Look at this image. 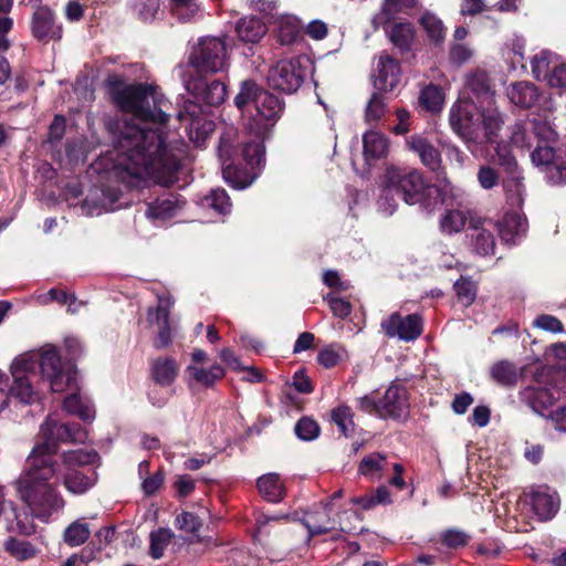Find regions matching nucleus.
I'll use <instances>...</instances> for the list:
<instances>
[{
  "label": "nucleus",
  "instance_id": "8",
  "mask_svg": "<svg viewBox=\"0 0 566 566\" xmlns=\"http://www.w3.org/2000/svg\"><path fill=\"white\" fill-rule=\"evenodd\" d=\"M381 177L387 189L410 206L420 202L428 188L422 174L411 167L388 165Z\"/></svg>",
  "mask_w": 566,
  "mask_h": 566
},
{
  "label": "nucleus",
  "instance_id": "57",
  "mask_svg": "<svg viewBox=\"0 0 566 566\" xmlns=\"http://www.w3.org/2000/svg\"><path fill=\"white\" fill-rule=\"evenodd\" d=\"M176 526L187 533L197 534L202 526V522L197 515L182 512L176 517Z\"/></svg>",
  "mask_w": 566,
  "mask_h": 566
},
{
  "label": "nucleus",
  "instance_id": "61",
  "mask_svg": "<svg viewBox=\"0 0 566 566\" xmlns=\"http://www.w3.org/2000/svg\"><path fill=\"white\" fill-rule=\"evenodd\" d=\"M469 536L458 530H448L442 535V542L444 545L451 548H458L467 545Z\"/></svg>",
  "mask_w": 566,
  "mask_h": 566
},
{
  "label": "nucleus",
  "instance_id": "47",
  "mask_svg": "<svg viewBox=\"0 0 566 566\" xmlns=\"http://www.w3.org/2000/svg\"><path fill=\"white\" fill-rule=\"evenodd\" d=\"M391 42L401 51L408 50L413 40V30L409 23H396L389 31Z\"/></svg>",
  "mask_w": 566,
  "mask_h": 566
},
{
  "label": "nucleus",
  "instance_id": "41",
  "mask_svg": "<svg viewBox=\"0 0 566 566\" xmlns=\"http://www.w3.org/2000/svg\"><path fill=\"white\" fill-rule=\"evenodd\" d=\"M6 551L18 560H27L35 557L39 549L30 542L9 538L4 544Z\"/></svg>",
  "mask_w": 566,
  "mask_h": 566
},
{
  "label": "nucleus",
  "instance_id": "15",
  "mask_svg": "<svg viewBox=\"0 0 566 566\" xmlns=\"http://www.w3.org/2000/svg\"><path fill=\"white\" fill-rule=\"evenodd\" d=\"M371 76L376 90L382 92L392 91L400 80L398 61L382 52L375 62Z\"/></svg>",
  "mask_w": 566,
  "mask_h": 566
},
{
  "label": "nucleus",
  "instance_id": "50",
  "mask_svg": "<svg viewBox=\"0 0 566 566\" xmlns=\"http://www.w3.org/2000/svg\"><path fill=\"white\" fill-rule=\"evenodd\" d=\"M454 290L459 302L464 306L471 305L476 297V285L467 277H461L454 283Z\"/></svg>",
  "mask_w": 566,
  "mask_h": 566
},
{
  "label": "nucleus",
  "instance_id": "39",
  "mask_svg": "<svg viewBox=\"0 0 566 566\" xmlns=\"http://www.w3.org/2000/svg\"><path fill=\"white\" fill-rule=\"evenodd\" d=\"M90 535L91 530L88 524L82 521H75L65 528L63 539L69 546L76 547L84 544Z\"/></svg>",
  "mask_w": 566,
  "mask_h": 566
},
{
  "label": "nucleus",
  "instance_id": "53",
  "mask_svg": "<svg viewBox=\"0 0 566 566\" xmlns=\"http://www.w3.org/2000/svg\"><path fill=\"white\" fill-rule=\"evenodd\" d=\"M493 161L501 166L505 172L515 171L518 169L515 157L512 155L510 147L505 144L496 145Z\"/></svg>",
  "mask_w": 566,
  "mask_h": 566
},
{
  "label": "nucleus",
  "instance_id": "17",
  "mask_svg": "<svg viewBox=\"0 0 566 566\" xmlns=\"http://www.w3.org/2000/svg\"><path fill=\"white\" fill-rule=\"evenodd\" d=\"M31 31L35 39L45 43L62 38V25L56 22L55 14L48 7H39L34 11Z\"/></svg>",
  "mask_w": 566,
  "mask_h": 566
},
{
  "label": "nucleus",
  "instance_id": "54",
  "mask_svg": "<svg viewBox=\"0 0 566 566\" xmlns=\"http://www.w3.org/2000/svg\"><path fill=\"white\" fill-rule=\"evenodd\" d=\"M294 431L301 440L311 441L318 437L319 427L315 420L303 417L296 422Z\"/></svg>",
  "mask_w": 566,
  "mask_h": 566
},
{
  "label": "nucleus",
  "instance_id": "48",
  "mask_svg": "<svg viewBox=\"0 0 566 566\" xmlns=\"http://www.w3.org/2000/svg\"><path fill=\"white\" fill-rule=\"evenodd\" d=\"M170 4L174 15L184 22L192 20L200 10L197 0H170Z\"/></svg>",
  "mask_w": 566,
  "mask_h": 566
},
{
  "label": "nucleus",
  "instance_id": "4",
  "mask_svg": "<svg viewBox=\"0 0 566 566\" xmlns=\"http://www.w3.org/2000/svg\"><path fill=\"white\" fill-rule=\"evenodd\" d=\"M451 129L465 143H494L504 124L496 107L480 106L474 101L459 98L450 108Z\"/></svg>",
  "mask_w": 566,
  "mask_h": 566
},
{
  "label": "nucleus",
  "instance_id": "52",
  "mask_svg": "<svg viewBox=\"0 0 566 566\" xmlns=\"http://www.w3.org/2000/svg\"><path fill=\"white\" fill-rule=\"evenodd\" d=\"M205 203L221 214H227L231 210L230 198L223 189L211 190L210 195L205 198Z\"/></svg>",
  "mask_w": 566,
  "mask_h": 566
},
{
  "label": "nucleus",
  "instance_id": "37",
  "mask_svg": "<svg viewBox=\"0 0 566 566\" xmlns=\"http://www.w3.org/2000/svg\"><path fill=\"white\" fill-rule=\"evenodd\" d=\"M302 25L294 15H283L279 22V41L282 44H292L301 34Z\"/></svg>",
  "mask_w": 566,
  "mask_h": 566
},
{
  "label": "nucleus",
  "instance_id": "40",
  "mask_svg": "<svg viewBox=\"0 0 566 566\" xmlns=\"http://www.w3.org/2000/svg\"><path fill=\"white\" fill-rule=\"evenodd\" d=\"M528 126L532 135L536 137L538 142L549 143L554 142L556 138V133L546 116L539 114L535 115L528 120Z\"/></svg>",
  "mask_w": 566,
  "mask_h": 566
},
{
  "label": "nucleus",
  "instance_id": "44",
  "mask_svg": "<svg viewBox=\"0 0 566 566\" xmlns=\"http://www.w3.org/2000/svg\"><path fill=\"white\" fill-rule=\"evenodd\" d=\"M261 92H264L254 81L247 80L241 83V87L234 97V104L239 109H243L250 102L256 105V99Z\"/></svg>",
  "mask_w": 566,
  "mask_h": 566
},
{
  "label": "nucleus",
  "instance_id": "51",
  "mask_svg": "<svg viewBox=\"0 0 566 566\" xmlns=\"http://www.w3.org/2000/svg\"><path fill=\"white\" fill-rule=\"evenodd\" d=\"M397 195L394 190L387 189V185L381 177L380 181V196L378 199V209L386 216H391L398 208Z\"/></svg>",
  "mask_w": 566,
  "mask_h": 566
},
{
  "label": "nucleus",
  "instance_id": "21",
  "mask_svg": "<svg viewBox=\"0 0 566 566\" xmlns=\"http://www.w3.org/2000/svg\"><path fill=\"white\" fill-rule=\"evenodd\" d=\"M407 145L410 150L416 153L421 163L431 169L437 171L441 168V154L440 151L428 140V138L421 135H413L407 139Z\"/></svg>",
  "mask_w": 566,
  "mask_h": 566
},
{
  "label": "nucleus",
  "instance_id": "13",
  "mask_svg": "<svg viewBox=\"0 0 566 566\" xmlns=\"http://www.w3.org/2000/svg\"><path fill=\"white\" fill-rule=\"evenodd\" d=\"M172 302L169 297H159L156 307H149L147 311V322L151 326L158 327L157 337L155 338L154 346L157 349L165 348L171 343V327H170V308Z\"/></svg>",
  "mask_w": 566,
  "mask_h": 566
},
{
  "label": "nucleus",
  "instance_id": "16",
  "mask_svg": "<svg viewBox=\"0 0 566 566\" xmlns=\"http://www.w3.org/2000/svg\"><path fill=\"white\" fill-rule=\"evenodd\" d=\"M379 401V417L391 419H403L407 417L409 402L407 389L403 386L390 385Z\"/></svg>",
  "mask_w": 566,
  "mask_h": 566
},
{
  "label": "nucleus",
  "instance_id": "6",
  "mask_svg": "<svg viewBox=\"0 0 566 566\" xmlns=\"http://www.w3.org/2000/svg\"><path fill=\"white\" fill-rule=\"evenodd\" d=\"M11 377L0 371V412L4 410L11 398L23 405H31L39 399L33 385L35 360L32 355H20L10 365Z\"/></svg>",
  "mask_w": 566,
  "mask_h": 566
},
{
  "label": "nucleus",
  "instance_id": "20",
  "mask_svg": "<svg viewBox=\"0 0 566 566\" xmlns=\"http://www.w3.org/2000/svg\"><path fill=\"white\" fill-rule=\"evenodd\" d=\"M520 399L534 412L545 416V411L556 400L555 390L539 386H528L520 391Z\"/></svg>",
  "mask_w": 566,
  "mask_h": 566
},
{
  "label": "nucleus",
  "instance_id": "33",
  "mask_svg": "<svg viewBox=\"0 0 566 566\" xmlns=\"http://www.w3.org/2000/svg\"><path fill=\"white\" fill-rule=\"evenodd\" d=\"M507 96L513 104L526 108L534 104L537 93L534 85L527 82H518L511 85Z\"/></svg>",
  "mask_w": 566,
  "mask_h": 566
},
{
  "label": "nucleus",
  "instance_id": "36",
  "mask_svg": "<svg viewBox=\"0 0 566 566\" xmlns=\"http://www.w3.org/2000/svg\"><path fill=\"white\" fill-rule=\"evenodd\" d=\"M187 373L192 379L205 387H211L224 376V369L220 365H212L210 368L189 366Z\"/></svg>",
  "mask_w": 566,
  "mask_h": 566
},
{
  "label": "nucleus",
  "instance_id": "30",
  "mask_svg": "<svg viewBox=\"0 0 566 566\" xmlns=\"http://www.w3.org/2000/svg\"><path fill=\"white\" fill-rule=\"evenodd\" d=\"M507 177L503 181L506 198L513 207L520 208L524 202L525 186L520 170L506 172Z\"/></svg>",
  "mask_w": 566,
  "mask_h": 566
},
{
  "label": "nucleus",
  "instance_id": "28",
  "mask_svg": "<svg viewBox=\"0 0 566 566\" xmlns=\"http://www.w3.org/2000/svg\"><path fill=\"white\" fill-rule=\"evenodd\" d=\"M490 376L496 384L504 387H511L516 385L521 376V371L513 363L509 360H500L491 367Z\"/></svg>",
  "mask_w": 566,
  "mask_h": 566
},
{
  "label": "nucleus",
  "instance_id": "35",
  "mask_svg": "<svg viewBox=\"0 0 566 566\" xmlns=\"http://www.w3.org/2000/svg\"><path fill=\"white\" fill-rule=\"evenodd\" d=\"M63 407L66 412L78 416L84 421H91L95 411L88 401H84L77 394H71L64 399Z\"/></svg>",
  "mask_w": 566,
  "mask_h": 566
},
{
  "label": "nucleus",
  "instance_id": "62",
  "mask_svg": "<svg viewBox=\"0 0 566 566\" xmlns=\"http://www.w3.org/2000/svg\"><path fill=\"white\" fill-rule=\"evenodd\" d=\"M534 325L538 328H542L547 332L552 333H562L563 332V324L562 322L552 315H539L535 322Z\"/></svg>",
  "mask_w": 566,
  "mask_h": 566
},
{
  "label": "nucleus",
  "instance_id": "32",
  "mask_svg": "<svg viewBox=\"0 0 566 566\" xmlns=\"http://www.w3.org/2000/svg\"><path fill=\"white\" fill-rule=\"evenodd\" d=\"M366 159H380L388 153V139L380 133L367 132L363 138Z\"/></svg>",
  "mask_w": 566,
  "mask_h": 566
},
{
  "label": "nucleus",
  "instance_id": "58",
  "mask_svg": "<svg viewBox=\"0 0 566 566\" xmlns=\"http://www.w3.org/2000/svg\"><path fill=\"white\" fill-rule=\"evenodd\" d=\"M324 515L326 520L323 523H319L314 515L307 517L305 525L311 536L325 534L336 527L335 522L327 516L326 512Z\"/></svg>",
  "mask_w": 566,
  "mask_h": 566
},
{
  "label": "nucleus",
  "instance_id": "23",
  "mask_svg": "<svg viewBox=\"0 0 566 566\" xmlns=\"http://www.w3.org/2000/svg\"><path fill=\"white\" fill-rule=\"evenodd\" d=\"M471 217L476 216L462 209H446L439 220L440 231L447 235L459 233L470 224Z\"/></svg>",
  "mask_w": 566,
  "mask_h": 566
},
{
  "label": "nucleus",
  "instance_id": "24",
  "mask_svg": "<svg viewBox=\"0 0 566 566\" xmlns=\"http://www.w3.org/2000/svg\"><path fill=\"white\" fill-rule=\"evenodd\" d=\"M527 231V220L517 213H507L499 224L501 239L506 243H516Z\"/></svg>",
  "mask_w": 566,
  "mask_h": 566
},
{
  "label": "nucleus",
  "instance_id": "18",
  "mask_svg": "<svg viewBox=\"0 0 566 566\" xmlns=\"http://www.w3.org/2000/svg\"><path fill=\"white\" fill-rule=\"evenodd\" d=\"M496 228L491 219L481 217L470 218L471 241L473 250L480 255H491L495 249V238L492 230Z\"/></svg>",
  "mask_w": 566,
  "mask_h": 566
},
{
  "label": "nucleus",
  "instance_id": "11",
  "mask_svg": "<svg viewBox=\"0 0 566 566\" xmlns=\"http://www.w3.org/2000/svg\"><path fill=\"white\" fill-rule=\"evenodd\" d=\"M303 60L306 59L295 57L277 62L269 71V85L289 94L296 92L306 76V70L302 65Z\"/></svg>",
  "mask_w": 566,
  "mask_h": 566
},
{
  "label": "nucleus",
  "instance_id": "55",
  "mask_svg": "<svg viewBox=\"0 0 566 566\" xmlns=\"http://www.w3.org/2000/svg\"><path fill=\"white\" fill-rule=\"evenodd\" d=\"M511 143L516 147L521 148H530L532 146V134L528 126V122L526 123H516L511 130Z\"/></svg>",
  "mask_w": 566,
  "mask_h": 566
},
{
  "label": "nucleus",
  "instance_id": "31",
  "mask_svg": "<svg viewBox=\"0 0 566 566\" xmlns=\"http://www.w3.org/2000/svg\"><path fill=\"white\" fill-rule=\"evenodd\" d=\"M155 381L161 386L171 385L178 374V365L172 358H157L151 366Z\"/></svg>",
  "mask_w": 566,
  "mask_h": 566
},
{
  "label": "nucleus",
  "instance_id": "5",
  "mask_svg": "<svg viewBox=\"0 0 566 566\" xmlns=\"http://www.w3.org/2000/svg\"><path fill=\"white\" fill-rule=\"evenodd\" d=\"M186 87L198 99L206 103L202 106L195 101H186L178 113V118L185 124L189 139L199 145L213 130V123L207 118L208 107L223 103L227 96L226 85L217 80L206 83L202 80L192 78L187 82Z\"/></svg>",
  "mask_w": 566,
  "mask_h": 566
},
{
  "label": "nucleus",
  "instance_id": "45",
  "mask_svg": "<svg viewBox=\"0 0 566 566\" xmlns=\"http://www.w3.org/2000/svg\"><path fill=\"white\" fill-rule=\"evenodd\" d=\"M103 198L99 200V206H96L94 198L86 199L83 209L88 208V213H94L96 211L97 214L101 213L102 209L107 210L111 208L120 196V190L118 188L107 187L102 189Z\"/></svg>",
  "mask_w": 566,
  "mask_h": 566
},
{
  "label": "nucleus",
  "instance_id": "38",
  "mask_svg": "<svg viewBox=\"0 0 566 566\" xmlns=\"http://www.w3.org/2000/svg\"><path fill=\"white\" fill-rule=\"evenodd\" d=\"M419 102L427 111L438 113L443 107L444 95L439 86L430 84L421 91Z\"/></svg>",
  "mask_w": 566,
  "mask_h": 566
},
{
  "label": "nucleus",
  "instance_id": "2",
  "mask_svg": "<svg viewBox=\"0 0 566 566\" xmlns=\"http://www.w3.org/2000/svg\"><path fill=\"white\" fill-rule=\"evenodd\" d=\"M98 460L94 450H66L57 459H51L43 448L38 449V454L31 460L32 467L23 469L17 480L18 494L32 517L48 522L64 509L65 500L59 485L74 495L88 492L98 480L97 472L91 467Z\"/></svg>",
  "mask_w": 566,
  "mask_h": 566
},
{
  "label": "nucleus",
  "instance_id": "34",
  "mask_svg": "<svg viewBox=\"0 0 566 566\" xmlns=\"http://www.w3.org/2000/svg\"><path fill=\"white\" fill-rule=\"evenodd\" d=\"M559 57L548 51L543 50L536 54L532 60V73L537 80L548 81L553 66L558 63Z\"/></svg>",
  "mask_w": 566,
  "mask_h": 566
},
{
  "label": "nucleus",
  "instance_id": "46",
  "mask_svg": "<svg viewBox=\"0 0 566 566\" xmlns=\"http://www.w3.org/2000/svg\"><path fill=\"white\" fill-rule=\"evenodd\" d=\"M420 24L432 41L441 42L444 40L446 28L436 14L424 12L420 18Z\"/></svg>",
  "mask_w": 566,
  "mask_h": 566
},
{
  "label": "nucleus",
  "instance_id": "64",
  "mask_svg": "<svg viewBox=\"0 0 566 566\" xmlns=\"http://www.w3.org/2000/svg\"><path fill=\"white\" fill-rule=\"evenodd\" d=\"M547 83L553 87L566 86V63L558 61V63L554 64Z\"/></svg>",
  "mask_w": 566,
  "mask_h": 566
},
{
  "label": "nucleus",
  "instance_id": "43",
  "mask_svg": "<svg viewBox=\"0 0 566 566\" xmlns=\"http://www.w3.org/2000/svg\"><path fill=\"white\" fill-rule=\"evenodd\" d=\"M174 537V533L170 528L160 527L153 531L149 535L150 538V555L155 559H159Z\"/></svg>",
  "mask_w": 566,
  "mask_h": 566
},
{
  "label": "nucleus",
  "instance_id": "19",
  "mask_svg": "<svg viewBox=\"0 0 566 566\" xmlns=\"http://www.w3.org/2000/svg\"><path fill=\"white\" fill-rule=\"evenodd\" d=\"M533 164L537 167H545L546 177L554 185L566 182V165L555 160V151L548 146L537 145L531 154Z\"/></svg>",
  "mask_w": 566,
  "mask_h": 566
},
{
  "label": "nucleus",
  "instance_id": "42",
  "mask_svg": "<svg viewBox=\"0 0 566 566\" xmlns=\"http://www.w3.org/2000/svg\"><path fill=\"white\" fill-rule=\"evenodd\" d=\"M346 359H348V353L339 344H331L324 347L317 356L318 363L326 368H332Z\"/></svg>",
  "mask_w": 566,
  "mask_h": 566
},
{
  "label": "nucleus",
  "instance_id": "10",
  "mask_svg": "<svg viewBox=\"0 0 566 566\" xmlns=\"http://www.w3.org/2000/svg\"><path fill=\"white\" fill-rule=\"evenodd\" d=\"M189 63L199 73H217L228 65L227 45L216 36L199 40L189 55Z\"/></svg>",
  "mask_w": 566,
  "mask_h": 566
},
{
  "label": "nucleus",
  "instance_id": "27",
  "mask_svg": "<svg viewBox=\"0 0 566 566\" xmlns=\"http://www.w3.org/2000/svg\"><path fill=\"white\" fill-rule=\"evenodd\" d=\"M531 505L542 521L552 518L558 510V501L555 495L539 490L532 492Z\"/></svg>",
  "mask_w": 566,
  "mask_h": 566
},
{
  "label": "nucleus",
  "instance_id": "22",
  "mask_svg": "<svg viewBox=\"0 0 566 566\" xmlns=\"http://www.w3.org/2000/svg\"><path fill=\"white\" fill-rule=\"evenodd\" d=\"M184 205V201L169 193L150 202L147 207L146 216L153 220L164 221L175 217Z\"/></svg>",
  "mask_w": 566,
  "mask_h": 566
},
{
  "label": "nucleus",
  "instance_id": "26",
  "mask_svg": "<svg viewBox=\"0 0 566 566\" xmlns=\"http://www.w3.org/2000/svg\"><path fill=\"white\" fill-rule=\"evenodd\" d=\"M235 32L241 41L256 43L266 33V27L256 17H245L237 23Z\"/></svg>",
  "mask_w": 566,
  "mask_h": 566
},
{
  "label": "nucleus",
  "instance_id": "59",
  "mask_svg": "<svg viewBox=\"0 0 566 566\" xmlns=\"http://www.w3.org/2000/svg\"><path fill=\"white\" fill-rule=\"evenodd\" d=\"M386 111V104L381 97V95L375 93L368 102L366 107V118L367 120H378Z\"/></svg>",
  "mask_w": 566,
  "mask_h": 566
},
{
  "label": "nucleus",
  "instance_id": "49",
  "mask_svg": "<svg viewBox=\"0 0 566 566\" xmlns=\"http://www.w3.org/2000/svg\"><path fill=\"white\" fill-rule=\"evenodd\" d=\"M332 421L338 427L340 432L348 437L354 430L353 412L347 406L334 408L331 412Z\"/></svg>",
  "mask_w": 566,
  "mask_h": 566
},
{
  "label": "nucleus",
  "instance_id": "14",
  "mask_svg": "<svg viewBox=\"0 0 566 566\" xmlns=\"http://www.w3.org/2000/svg\"><path fill=\"white\" fill-rule=\"evenodd\" d=\"M462 98L474 101L480 106L495 107L494 92L484 71L476 70L467 75Z\"/></svg>",
  "mask_w": 566,
  "mask_h": 566
},
{
  "label": "nucleus",
  "instance_id": "9",
  "mask_svg": "<svg viewBox=\"0 0 566 566\" xmlns=\"http://www.w3.org/2000/svg\"><path fill=\"white\" fill-rule=\"evenodd\" d=\"M32 355L35 360V368L39 366L42 377L49 381L51 390L62 392L66 389L76 388V375L71 369H65L61 357L54 347H44L40 353H24Z\"/></svg>",
  "mask_w": 566,
  "mask_h": 566
},
{
  "label": "nucleus",
  "instance_id": "12",
  "mask_svg": "<svg viewBox=\"0 0 566 566\" xmlns=\"http://www.w3.org/2000/svg\"><path fill=\"white\" fill-rule=\"evenodd\" d=\"M381 328L388 337L410 342L421 335L422 321L418 314L402 317L399 313H394L381 323Z\"/></svg>",
  "mask_w": 566,
  "mask_h": 566
},
{
  "label": "nucleus",
  "instance_id": "29",
  "mask_svg": "<svg viewBox=\"0 0 566 566\" xmlns=\"http://www.w3.org/2000/svg\"><path fill=\"white\" fill-rule=\"evenodd\" d=\"M389 462L385 454L374 452L364 457L358 467V473L375 481L380 480L382 471L387 469Z\"/></svg>",
  "mask_w": 566,
  "mask_h": 566
},
{
  "label": "nucleus",
  "instance_id": "1",
  "mask_svg": "<svg viewBox=\"0 0 566 566\" xmlns=\"http://www.w3.org/2000/svg\"><path fill=\"white\" fill-rule=\"evenodd\" d=\"M114 101L134 118L118 126L113 149L101 166L129 188H139L148 180L164 186L174 184L185 146L167 140L164 128L170 116V103L157 86L143 83L117 90Z\"/></svg>",
  "mask_w": 566,
  "mask_h": 566
},
{
  "label": "nucleus",
  "instance_id": "63",
  "mask_svg": "<svg viewBox=\"0 0 566 566\" xmlns=\"http://www.w3.org/2000/svg\"><path fill=\"white\" fill-rule=\"evenodd\" d=\"M15 526H11V530H15L22 535H31L35 533V525L33 520L27 513H14Z\"/></svg>",
  "mask_w": 566,
  "mask_h": 566
},
{
  "label": "nucleus",
  "instance_id": "25",
  "mask_svg": "<svg viewBox=\"0 0 566 566\" xmlns=\"http://www.w3.org/2000/svg\"><path fill=\"white\" fill-rule=\"evenodd\" d=\"M260 494L269 502L277 503L285 495V486L277 473H266L256 482Z\"/></svg>",
  "mask_w": 566,
  "mask_h": 566
},
{
  "label": "nucleus",
  "instance_id": "3",
  "mask_svg": "<svg viewBox=\"0 0 566 566\" xmlns=\"http://www.w3.org/2000/svg\"><path fill=\"white\" fill-rule=\"evenodd\" d=\"M255 111L256 114L247 124V129L253 135V139L244 143L242 149V155L249 170L240 169L232 164L222 161L223 179L233 188H247L256 178L254 169L261 167L265 161L263 140L272 126L271 122L280 116L282 104L276 96L264 91L261 92L256 99Z\"/></svg>",
  "mask_w": 566,
  "mask_h": 566
},
{
  "label": "nucleus",
  "instance_id": "7",
  "mask_svg": "<svg viewBox=\"0 0 566 566\" xmlns=\"http://www.w3.org/2000/svg\"><path fill=\"white\" fill-rule=\"evenodd\" d=\"M40 434L41 442H38L25 460L24 469L32 467L31 460L38 454V449L43 448L45 453H50L51 459H56L59 443H84L87 439V432L77 423L67 424L59 421V419L50 415L41 424Z\"/></svg>",
  "mask_w": 566,
  "mask_h": 566
},
{
  "label": "nucleus",
  "instance_id": "60",
  "mask_svg": "<svg viewBox=\"0 0 566 566\" xmlns=\"http://www.w3.org/2000/svg\"><path fill=\"white\" fill-rule=\"evenodd\" d=\"M476 178L480 186L486 190L494 188L499 182V175L496 170L489 166H481Z\"/></svg>",
  "mask_w": 566,
  "mask_h": 566
},
{
  "label": "nucleus",
  "instance_id": "56",
  "mask_svg": "<svg viewBox=\"0 0 566 566\" xmlns=\"http://www.w3.org/2000/svg\"><path fill=\"white\" fill-rule=\"evenodd\" d=\"M159 7V0H134L133 2L134 12L143 21L154 20Z\"/></svg>",
  "mask_w": 566,
  "mask_h": 566
}]
</instances>
